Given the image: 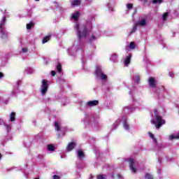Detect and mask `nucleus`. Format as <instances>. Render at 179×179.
<instances>
[{"label":"nucleus","mask_w":179,"mask_h":179,"mask_svg":"<svg viewBox=\"0 0 179 179\" xmlns=\"http://www.w3.org/2000/svg\"><path fill=\"white\" fill-rule=\"evenodd\" d=\"M74 29L77 31L78 40H82V38H86V37H87V35L89 34V31L87 30V27L86 25H83L82 31H80L79 24H76Z\"/></svg>","instance_id":"obj_1"},{"label":"nucleus","mask_w":179,"mask_h":179,"mask_svg":"<svg viewBox=\"0 0 179 179\" xmlns=\"http://www.w3.org/2000/svg\"><path fill=\"white\" fill-rule=\"evenodd\" d=\"M150 122L151 124H153V125H155L157 129H160L162 126L166 124V120H164L162 116H158L155 117V120H151Z\"/></svg>","instance_id":"obj_2"},{"label":"nucleus","mask_w":179,"mask_h":179,"mask_svg":"<svg viewBox=\"0 0 179 179\" xmlns=\"http://www.w3.org/2000/svg\"><path fill=\"white\" fill-rule=\"evenodd\" d=\"M41 94L44 96V94H45L48 90V81L47 80H42V85L41 86Z\"/></svg>","instance_id":"obj_3"},{"label":"nucleus","mask_w":179,"mask_h":179,"mask_svg":"<svg viewBox=\"0 0 179 179\" xmlns=\"http://www.w3.org/2000/svg\"><path fill=\"white\" fill-rule=\"evenodd\" d=\"M128 162L130 170L132 173H136V168L135 167V162L134 161V159L129 158L128 159Z\"/></svg>","instance_id":"obj_4"},{"label":"nucleus","mask_w":179,"mask_h":179,"mask_svg":"<svg viewBox=\"0 0 179 179\" xmlns=\"http://www.w3.org/2000/svg\"><path fill=\"white\" fill-rule=\"evenodd\" d=\"M148 83L150 87L156 89V79H155V78L150 77L148 80Z\"/></svg>","instance_id":"obj_5"},{"label":"nucleus","mask_w":179,"mask_h":179,"mask_svg":"<svg viewBox=\"0 0 179 179\" xmlns=\"http://www.w3.org/2000/svg\"><path fill=\"white\" fill-rule=\"evenodd\" d=\"M5 22H6V17H3L0 23V31L2 33L5 30Z\"/></svg>","instance_id":"obj_6"},{"label":"nucleus","mask_w":179,"mask_h":179,"mask_svg":"<svg viewBox=\"0 0 179 179\" xmlns=\"http://www.w3.org/2000/svg\"><path fill=\"white\" fill-rule=\"evenodd\" d=\"M87 106L89 107H94V106H99V101L97 100L89 101L87 103Z\"/></svg>","instance_id":"obj_7"},{"label":"nucleus","mask_w":179,"mask_h":179,"mask_svg":"<svg viewBox=\"0 0 179 179\" xmlns=\"http://www.w3.org/2000/svg\"><path fill=\"white\" fill-rule=\"evenodd\" d=\"M75 146H76V143L75 142L69 143L66 148L67 152H71V150H72Z\"/></svg>","instance_id":"obj_8"},{"label":"nucleus","mask_w":179,"mask_h":179,"mask_svg":"<svg viewBox=\"0 0 179 179\" xmlns=\"http://www.w3.org/2000/svg\"><path fill=\"white\" fill-rule=\"evenodd\" d=\"M95 75L96 78H100L101 75H103V71L99 67L96 68Z\"/></svg>","instance_id":"obj_9"},{"label":"nucleus","mask_w":179,"mask_h":179,"mask_svg":"<svg viewBox=\"0 0 179 179\" xmlns=\"http://www.w3.org/2000/svg\"><path fill=\"white\" fill-rule=\"evenodd\" d=\"M51 40V35L46 36L43 38L42 41L43 44H45V43H48Z\"/></svg>","instance_id":"obj_10"},{"label":"nucleus","mask_w":179,"mask_h":179,"mask_svg":"<svg viewBox=\"0 0 179 179\" xmlns=\"http://www.w3.org/2000/svg\"><path fill=\"white\" fill-rule=\"evenodd\" d=\"M79 16H80V13L79 11H76L71 17L72 19H74V20H78L79 19Z\"/></svg>","instance_id":"obj_11"},{"label":"nucleus","mask_w":179,"mask_h":179,"mask_svg":"<svg viewBox=\"0 0 179 179\" xmlns=\"http://www.w3.org/2000/svg\"><path fill=\"white\" fill-rule=\"evenodd\" d=\"M16 113L15 112H12L10 115V120L13 122L16 120Z\"/></svg>","instance_id":"obj_12"},{"label":"nucleus","mask_w":179,"mask_h":179,"mask_svg":"<svg viewBox=\"0 0 179 179\" xmlns=\"http://www.w3.org/2000/svg\"><path fill=\"white\" fill-rule=\"evenodd\" d=\"M78 157L79 159H83V157H85V152H83L82 150H79L78 151Z\"/></svg>","instance_id":"obj_13"},{"label":"nucleus","mask_w":179,"mask_h":179,"mask_svg":"<svg viewBox=\"0 0 179 179\" xmlns=\"http://www.w3.org/2000/svg\"><path fill=\"white\" fill-rule=\"evenodd\" d=\"M56 69H57V72H59V73H61V72H62V64H61V63H59L56 66Z\"/></svg>","instance_id":"obj_14"},{"label":"nucleus","mask_w":179,"mask_h":179,"mask_svg":"<svg viewBox=\"0 0 179 179\" xmlns=\"http://www.w3.org/2000/svg\"><path fill=\"white\" fill-rule=\"evenodd\" d=\"M79 5H80V0H74L71 3V6H78Z\"/></svg>","instance_id":"obj_15"},{"label":"nucleus","mask_w":179,"mask_h":179,"mask_svg":"<svg viewBox=\"0 0 179 179\" xmlns=\"http://www.w3.org/2000/svg\"><path fill=\"white\" fill-rule=\"evenodd\" d=\"M48 150L54 152V150H55V147L52 144H49L48 145Z\"/></svg>","instance_id":"obj_16"},{"label":"nucleus","mask_w":179,"mask_h":179,"mask_svg":"<svg viewBox=\"0 0 179 179\" xmlns=\"http://www.w3.org/2000/svg\"><path fill=\"white\" fill-rule=\"evenodd\" d=\"M132 56L130 55L129 56L127 57L126 59H125V64L126 65H129V64H131V57Z\"/></svg>","instance_id":"obj_17"},{"label":"nucleus","mask_w":179,"mask_h":179,"mask_svg":"<svg viewBox=\"0 0 179 179\" xmlns=\"http://www.w3.org/2000/svg\"><path fill=\"white\" fill-rule=\"evenodd\" d=\"M55 127L56 131H61V126L59 125V123H58V122H55Z\"/></svg>","instance_id":"obj_18"},{"label":"nucleus","mask_w":179,"mask_h":179,"mask_svg":"<svg viewBox=\"0 0 179 179\" xmlns=\"http://www.w3.org/2000/svg\"><path fill=\"white\" fill-rule=\"evenodd\" d=\"M139 26H146V20L143 19L140 22H138Z\"/></svg>","instance_id":"obj_19"},{"label":"nucleus","mask_w":179,"mask_h":179,"mask_svg":"<svg viewBox=\"0 0 179 179\" xmlns=\"http://www.w3.org/2000/svg\"><path fill=\"white\" fill-rule=\"evenodd\" d=\"M167 17H169V13H164L162 15L163 21L166 22V20H167Z\"/></svg>","instance_id":"obj_20"},{"label":"nucleus","mask_w":179,"mask_h":179,"mask_svg":"<svg viewBox=\"0 0 179 179\" xmlns=\"http://www.w3.org/2000/svg\"><path fill=\"white\" fill-rule=\"evenodd\" d=\"M34 27V22H30L29 24H27V30H30L31 27Z\"/></svg>","instance_id":"obj_21"},{"label":"nucleus","mask_w":179,"mask_h":179,"mask_svg":"<svg viewBox=\"0 0 179 179\" xmlns=\"http://www.w3.org/2000/svg\"><path fill=\"white\" fill-rule=\"evenodd\" d=\"M152 2L154 5H156V3H163V0H152Z\"/></svg>","instance_id":"obj_22"},{"label":"nucleus","mask_w":179,"mask_h":179,"mask_svg":"<svg viewBox=\"0 0 179 179\" xmlns=\"http://www.w3.org/2000/svg\"><path fill=\"white\" fill-rule=\"evenodd\" d=\"M129 47L131 50H134L135 47H136V45L135 44V42H130Z\"/></svg>","instance_id":"obj_23"},{"label":"nucleus","mask_w":179,"mask_h":179,"mask_svg":"<svg viewBox=\"0 0 179 179\" xmlns=\"http://www.w3.org/2000/svg\"><path fill=\"white\" fill-rule=\"evenodd\" d=\"M99 78L101 79V80H107V75L102 73Z\"/></svg>","instance_id":"obj_24"},{"label":"nucleus","mask_w":179,"mask_h":179,"mask_svg":"<svg viewBox=\"0 0 179 179\" xmlns=\"http://www.w3.org/2000/svg\"><path fill=\"white\" fill-rule=\"evenodd\" d=\"M154 117L155 118H157V117H160V115H159V111L157 110V109L154 110Z\"/></svg>","instance_id":"obj_25"},{"label":"nucleus","mask_w":179,"mask_h":179,"mask_svg":"<svg viewBox=\"0 0 179 179\" xmlns=\"http://www.w3.org/2000/svg\"><path fill=\"white\" fill-rule=\"evenodd\" d=\"M149 135L151 139H153L155 142H157V140L156 139V138H155V135H153V134H152L151 132H149Z\"/></svg>","instance_id":"obj_26"},{"label":"nucleus","mask_w":179,"mask_h":179,"mask_svg":"<svg viewBox=\"0 0 179 179\" xmlns=\"http://www.w3.org/2000/svg\"><path fill=\"white\" fill-rule=\"evenodd\" d=\"M145 177V179H153V176L150 173H146Z\"/></svg>","instance_id":"obj_27"},{"label":"nucleus","mask_w":179,"mask_h":179,"mask_svg":"<svg viewBox=\"0 0 179 179\" xmlns=\"http://www.w3.org/2000/svg\"><path fill=\"white\" fill-rule=\"evenodd\" d=\"M123 125H124V128H125V129H129V124H128V123H127V121L124 122Z\"/></svg>","instance_id":"obj_28"},{"label":"nucleus","mask_w":179,"mask_h":179,"mask_svg":"<svg viewBox=\"0 0 179 179\" xmlns=\"http://www.w3.org/2000/svg\"><path fill=\"white\" fill-rule=\"evenodd\" d=\"M94 40H96V36H94V35L92 34L91 37L90 38V43H92L94 41Z\"/></svg>","instance_id":"obj_29"},{"label":"nucleus","mask_w":179,"mask_h":179,"mask_svg":"<svg viewBox=\"0 0 179 179\" xmlns=\"http://www.w3.org/2000/svg\"><path fill=\"white\" fill-rule=\"evenodd\" d=\"M136 29H137L136 26L133 27V28L130 32V34H133V33H135V31H136Z\"/></svg>","instance_id":"obj_30"},{"label":"nucleus","mask_w":179,"mask_h":179,"mask_svg":"<svg viewBox=\"0 0 179 179\" xmlns=\"http://www.w3.org/2000/svg\"><path fill=\"white\" fill-rule=\"evenodd\" d=\"M134 8L133 3H128L127 4V9H132Z\"/></svg>","instance_id":"obj_31"},{"label":"nucleus","mask_w":179,"mask_h":179,"mask_svg":"<svg viewBox=\"0 0 179 179\" xmlns=\"http://www.w3.org/2000/svg\"><path fill=\"white\" fill-rule=\"evenodd\" d=\"M1 38H8V35H6V34L1 32Z\"/></svg>","instance_id":"obj_32"},{"label":"nucleus","mask_w":179,"mask_h":179,"mask_svg":"<svg viewBox=\"0 0 179 179\" xmlns=\"http://www.w3.org/2000/svg\"><path fill=\"white\" fill-rule=\"evenodd\" d=\"M57 75V72H55V71H51V76H55Z\"/></svg>","instance_id":"obj_33"},{"label":"nucleus","mask_w":179,"mask_h":179,"mask_svg":"<svg viewBox=\"0 0 179 179\" xmlns=\"http://www.w3.org/2000/svg\"><path fill=\"white\" fill-rule=\"evenodd\" d=\"M97 179H104V176L103 175H99Z\"/></svg>","instance_id":"obj_34"},{"label":"nucleus","mask_w":179,"mask_h":179,"mask_svg":"<svg viewBox=\"0 0 179 179\" xmlns=\"http://www.w3.org/2000/svg\"><path fill=\"white\" fill-rule=\"evenodd\" d=\"M22 51V52H27L28 49L27 48H23Z\"/></svg>","instance_id":"obj_35"},{"label":"nucleus","mask_w":179,"mask_h":179,"mask_svg":"<svg viewBox=\"0 0 179 179\" xmlns=\"http://www.w3.org/2000/svg\"><path fill=\"white\" fill-rule=\"evenodd\" d=\"M53 178L54 179H59L60 178H59V176L58 175H54L53 176Z\"/></svg>","instance_id":"obj_36"},{"label":"nucleus","mask_w":179,"mask_h":179,"mask_svg":"<svg viewBox=\"0 0 179 179\" xmlns=\"http://www.w3.org/2000/svg\"><path fill=\"white\" fill-rule=\"evenodd\" d=\"M3 76V73L0 72V79H2Z\"/></svg>","instance_id":"obj_37"},{"label":"nucleus","mask_w":179,"mask_h":179,"mask_svg":"<svg viewBox=\"0 0 179 179\" xmlns=\"http://www.w3.org/2000/svg\"><path fill=\"white\" fill-rule=\"evenodd\" d=\"M136 79L137 82H139V80H141V78L138 76H136Z\"/></svg>","instance_id":"obj_38"},{"label":"nucleus","mask_w":179,"mask_h":179,"mask_svg":"<svg viewBox=\"0 0 179 179\" xmlns=\"http://www.w3.org/2000/svg\"><path fill=\"white\" fill-rule=\"evenodd\" d=\"M148 0H143V3H148Z\"/></svg>","instance_id":"obj_39"},{"label":"nucleus","mask_w":179,"mask_h":179,"mask_svg":"<svg viewBox=\"0 0 179 179\" xmlns=\"http://www.w3.org/2000/svg\"><path fill=\"white\" fill-rule=\"evenodd\" d=\"M1 159H2V154H1V152H0V160H1Z\"/></svg>","instance_id":"obj_40"},{"label":"nucleus","mask_w":179,"mask_h":179,"mask_svg":"<svg viewBox=\"0 0 179 179\" xmlns=\"http://www.w3.org/2000/svg\"><path fill=\"white\" fill-rule=\"evenodd\" d=\"M35 1H36L37 2H38V1H40V0H35Z\"/></svg>","instance_id":"obj_41"},{"label":"nucleus","mask_w":179,"mask_h":179,"mask_svg":"<svg viewBox=\"0 0 179 179\" xmlns=\"http://www.w3.org/2000/svg\"><path fill=\"white\" fill-rule=\"evenodd\" d=\"M118 177H121V175H118Z\"/></svg>","instance_id":"obj_42"},{"label":"nucleus","mask_w":179,"mask_h":179,"mask_svg":"<svg viewBox=\"0 0 179 179\" xmlns=\"http://www.w3.org/2000/svg\"><path fill=\"white\" fill-rule=\"evenodd\" d=\"M34 179H38V178H34Z\"/></svg>","instance_id":"obj_43"},{"label":"nucleus","mask_w":179,"mask_h":179,"mask_svg":"<svg viewBox=\"0 0 179 179\" xmlns=\"http://www.w3.org/2000/svg\"><path fill=\"white\" fill-rule=\"evenodd\" d=\"M138 1H143V0H138Z\"/></svg>","instance_id":"obj_44"}]
</instances>
